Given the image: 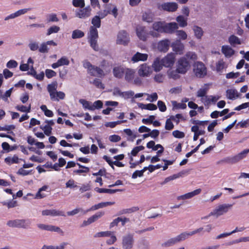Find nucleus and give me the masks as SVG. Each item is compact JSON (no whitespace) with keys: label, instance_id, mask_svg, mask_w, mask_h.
I'll list each match as a JSON object with an SVG mask.
<instances>
[{"label":"nucleus","instance_id":"obj_1","mask_svg":"<svg viewBox=\"0 0 249 249\" xmlns=\"http://www.w3.org/2000/svg\"><path fill=\"white\" fill-rule=\"evenodd\" d=\"M83 66L87 70L88 73L91 76L103 77L105 76L104 71L100 67L92 65L88 60L83 62Z\"/></svg>","mask_w":249,"mask_h":249},{"label":"nucleus","instance_id":"obj_2","mask_svg":"<svg viewBox=\"0 0 249 249\" xmlns=\"http://www.w3.org/2000/svg\"><path fill=\"white\" fill-rule=\"evenodd\" d=\"M31 223L30 219H16L9 220L6 224L11 228L27 229L30 228Z\"/></svg>","mask_w":249,"mask_h":249},{"label":"nucleus","instance_id":"obj_3","mask_svg":"<svg viewBox=\"0 0 249 249\" xmlns=\"http://www.w3.org/2000/svg\"><path fill=\"white\" fill-rule=\"evenodd\" d=\"M232 206L233 205L231 204H220L210 213V215H213V216L218 217L227 213L231 209Z\"/></svg>","mask_w":249,"mask_h":249},{"label":"nucleus","instance_id":"obj_4","mask_svg":"<svg viewBox=\"0 0 249 249\" xmlns=\"http://www.w3.org/2000/svg\"><path fill=\"white\" fill-rule=\"evenodd\" d=\"M249 153V148L246 149L236 155L226 157L223 161L227 163L234 164L245 158Z\"/></svg>","mask_w":249,"mask_h":249},{"label":"nucleus","instance_id":"obj_5","mask_svg":"<svg viewBox=\"0 0 249 249\" xmlns=\"http://www.w3.org/2000/svg\"><path fill=\"white\" fill-rule=\"evenodd\" d=\"M134 235L133 233H128L122 237V246L123 249H132L134 243Z\"/></svg>","mask_w":249,"mask_h":249},{"label":"nucleus","instance_id":"obj_6","mask_svg":"<svg viewBox=\"0 0 249 249\" xmlns=\"http://www.w3.org/2000/svg\"><path fill=\"white\" fill-rule=\"evenodd\" d=\"M190 63L186 59V57L180 58L176 65L177 71L180 74H185L190 68Z\"/></svg>","mask_w":249,"mask_h":249},{"label":"nucleus","instance_id":"obj_7","mask_svg":"<svg viewBox=\"0 0 249 249\" xmlns=\"http://www.w3.org/2000/svg\"><path fill=\"white\" fill-rule=\"evenodd\" d=\"M165 21H156L152 24L153 31H149L150 35L153 37H158L160 33H163Z\"/></svg>","mask_w":249,"mask_h":249},{"label":"nucleus","instance_id":"obj_8","mask_svg":"<svg viewBox=\"0 0 249 249\" xmlns=\"http://www.w3.org/2000/svg\"><path fill=\"white\" fill-rule=\"evenodd\" d=\"M194 71L197 77H203L207 74V69L204 64L201 62H197L194 65Z\"/></svg>","mask_w":249,"mask_h":249},{"label":"nucleus","instance_id":"obj_9","mask_svg":"<svg viewBox=\"0 0 249 249\" xmlns=\"http://www.w3.org/2000/svg\"><path fill=\"white\" fill-rule=\"evenodd\" d=\"M136 34L139 38L142 41L146 40L149 35H150L146 27L142 26H139L136 28Z\"/></svg>","mask_w":249,"mask_h":249},{"label":"nucleus","instance_id":"obj_10","mask_svg":"<svg viewBox=\"0 0 249 249\" xmlns=\"http://www.w3.org/2000/svg\"><path fill=\"white\" fill-rule=\"evenodd\" d=\"M129 41V37L128 34L124 30L119 32L117 36L116 42L118 44L126 45Z\"/></svg>","mask_w":249,"mask_h":249},{"label":"nucleus","instance_id":"obj_11","mask_svg":"<svg viewBox=\"0 0 249 249\" xmlns=\"http://www.w3.org/2000/svg\"><path fill=\"white\" fill-rule=\"evenodd\" d=\"M175 55L174 53H169L161 59L163 66L167 68L172 67L175 63Z\"/></svg>","mask_w":249,"mask_h":249},{"label":"nucleus","instance_id":"obj_12","mask_svg":"<svg viewBox=\"0 0 249 249\" xmlns=\"http://www.w3.org/2000/svg\"><path fill=\"white\" fill-rule=\"evenodd\" d=\"M91 9L89 6L83 9L77 10L75 12L76 17L80 18H86L90 16Z\"/></svg>","mask_w":249,"mask_h":249},{"label":"nucleus","instance_id":"obj_13","mask_svg":"<svg viewBox=\"0 0 249 249\" xmlns=\"http://www.w3.org/2000/svg\"><path fill=\"white\" fill-rule=\"evenodd\" d=\"M42 214L43 216H65V213L63 211L55 209L45 210L42 211Z\"/></svg>","mask_w":249,"mask_h":249},{"label":"nucleus","instance_id":"obj_14","mask_svg":"<svg viewBox=\"0 0 249 249\" xmlns=\"http://www.w3.org/2000/svg\"><path fill=\"white\" fill-rule=\"evenodd\" d=\"M170 45V41L168 39H163L159 41L158 43V49L161 52H167Z\"/></svg>","mask_w":249,"mask_h":249},{"label":"nucleus","instance_id":"obj_15","mask_svg":"<svg viewBox=\"0 0 249 249\" xmlns=\"http://www.w3.org/2000/svg\"><path fill=\"white\" fill-rule=\"evenodd\" d=\"M173 51L176 53L181 54L183 53L184 50V45L179 40H177L173 42L171 45Z\"/></svg>","mask_w":249,"mask_h":249},{"label":"nucleus","instance_id":"obj_16","mask_svg":"<svg viewBox=\"0 0 249 249\" xmlns=\"http://www.w3.org/2000/svg\"><path fill=\"white\" fill-rule=\"evenodd\" d=\"M178 28V25L176 22H164L163 33L172 34Z\"/></svg>","mask_w":249,"mask_h":249},{"label":"nucleus","instance_id":"obj_17","mask_svg":"<svg viewBox=\"0 0 249 249\" xmlns=\"http://www.w3.org/2000/svg\"><path fill=\"white\" fill-rule=\"evenodd\" d=\"M70 64V61L68 57L63 56L59 59L56 62L52 64L51 67L53 69H55L62 66H68Z\"/></svg>","mask_w":249,"mask_h":249},{"label":"nucleus","instance_id":"obj_18","mask_svg":"<svg viewBox=\"0 0 249 249\" xmlns=\"http://www.w3.org/2000/svg\"><path fill=\"white\" fill-rule=\"evenodd\" d=\"M37 226L39 229L42 230L51 231H55L57 232H62L61 230L58 227L54 226L51 225L38 224L37 225Z\"/></svg>","mask_w":249,"mask_h":249},{"label":"nucleus","instance_id":"obj_19","mask_svg":"<svg viewBox=\"0 0 249 249\" xmlns=\"http://www.w3.org/2000/svg\"><path fill=\"white\" fill-rule=\"evenodd\" d=\"M201 192V189H196L191 192H189L188 193H186L184 195L178 196L177 197V199L178 200H185L191 198L193 197L194 196L199 195Z\"/></svg>","mask_w":249,"mask_h":249},{"label":"nucleus","instance_id":"obj_20","mask_svg":"<svg viewBox=\"0 0 249 249\" xmlns=\"http://www.w3.org/2000/svg\"><path fill=\"white\" fill-rule=\"evenodd\" d=\"M161 7L164 11L175 12L177 10L178 5L176 2H165L161 5Z\"/></svg>","mask_w":249,"mask_h":249},{"label":"nucleus","instance_id":"obj_21","mask_svg":"<svg viewBox=\"0 0 249 249\" xmlns=\"http://www.w3.org/2000/svg\"><path fill=\"white\" fill-rule=\"evenodd\" d=\"M150 72L151 68L146 64H143L140 66L138 73L140 76H147Z\"/></svg>","mask_w":249,"mask_h":249},{"label":"nucleus","instance_id":"obj_22","mask_svg":"<svg viewBox=\"0 0 249 249\" xmlns=\"http://www.w3.org/2000/svg\"><path fill=\"white\" fill-rule=\"evenodd\" d=\"M125 68L122 66H116L113 69V74L114 77L121 78L123 77L125 72Z\"/></svg>","mask_w":249,"mask_h":249},{"label":"nucleus","instance_id":"obj_23","mask_svg":"<svg viewBox=\"0 0 249 249\" xmlns=\"http://www.w3.org/2000/svg\"><path fill=\"white\" fill-rule=\"evenodd\" d=\"M148 58V55L146 53H142L139 52L136 53L132 57L131 61L134 63L140 61H144Z\"/></svg>","mask_w":249,"mask_h":249},{"label":"nucleus","instance_id":"obj_24","mask_svg":"<svg viewBox=\"0 0 249 249\" xmlns=\"http://www.w3.org/2000/svg\"><path fill=\"white\" fill-rule=\"evenodd\" d=\"M221 52L227 58H230L234 54V51L229 45L222 46Z\"/></svg>","mask_w":249,"mask_h":249},{"label":"nucleus","instance_id":"obj_25","mask_svg":"<svg viewBox=\"0 0 249 249\" xmlns=\"http://www.w3.org/2000/svg\"><path fill=\"white\" fill-rule=\"evenodd\" d=\"M152 66L155 71L158 72L160 71L163 66L162 62H161V59L160 60L159 57L156 58L154 60Z\"/></svg>","mask_w":249,"mask_h":249},{"label":"nucleus","instance_id":"obj_26","mask_svg":"<svg viewBox=\"0 0 249 249\" xmlns=\"http://www.w3.org/2000/svg\"><path fill=\"white\" fill-rule=\"evenodd\" d=\"M124 74H125V80L127 82H130L131 81L134 77L135 71L132 69L125 68Z\"/></svg>","mask_w":249,"mask_h":249},{"label":"nucleus","instance_id":"obj_27","mask_svg":"<svg viewBox=\"0 0 249 249\" xmlns=\"http://www.w3.org/2000/svg\"><path fill=\"white\" fill-rule=\"evenodd\" d=\"M57 84L56 82H53L47 86V90L51 98H53L54 93L56 91Z\"/></svg>","mask_w":249,"mask_h":249},{"label":"nucleus","instance_id":"obj_28","mask_svg":"<svg viewBox=\"0 0 249 249\" xmlns=\"http://www.w3.org/2000/svg\"><path fill=\"white\" fill-rule=\"evenodd\" d=\"M154 16L150 12H145L142 15V20L148 23H151L153 21Z\"/></svg>","mask_w":249,"mask_h":249},{"label":"nucleus","instance_id":"obj_29","mask_svg":"<svg viewBox=\"0 0 249 249\" xmlns=\"http://www.w3.org/2000/svg\"><path fill=\"white\" fill-rule=\"evenodd\" d=\"M167 74L168 78L170 79L176 80L180 78V75H179L180 73L177 71V68L176 70H169L167 71Z\"/></svg>","mask_w":249,"mask_h":249},{"label":"nucleus","instance_id":"obj_30","mask_svg":"<svg viewBox=\"0 0 249 249\" xmlns=\"http://www.w3.org/2000/svg\"><path fill=\"white\" fill-rule=\"evenodd\" d=\"M98 37V31L97 29L93 26H91L90 28V35L89 36V40H97Z\"/></svg>","mask_w":249,"mask_h":249},{"label":"nucleus","instance_id":"obj_31","mask_svg":"<svg viewBox=\"0 0 249 249\" xmlns=\"http://www.w3.org/2000/svg\"><path fill=\"white\" fill-rule=\"evenodd\" d=\"M227 98L231 100H233L238 97L237 91L234 89H229L226 91Z\"/></svg>","mask_w":249,"mask_h":249},{"label":"nucleus","instance_id":"obj_32","mask_svg":"<svg viewBox=\"0 0 249 249\" xmlns=\"http://www.w3.org/2000/svg\"><path fill=\"white\" fill-rule=\"evenodd\" d=\"M178 243V242L177 241L176 237H174L173 238H171L167 240V241L161 244V246L165 248L170 247L174 246V245Z\"/></svg>","mask_w":249,"mask_h":249},{"label":"nucleus","instance_id":"obj_33","mask_svg":"<svg viewBox=\"0 0 249 249\" xmlns=\"http://www.w3.org/2000/svg\"><path fill=\"white\" fill-rule=\"evenodd\" d=\"M95 190L99 193H108V194H114L117 192L120 191L119 189H105V188H99L96 187L95 188Z\"/></svg>","mask_w":249,"mask_h":249},{"label":"nucleus","instance_id":"obj_34","mask_svg":"<svg viewBox=\"0 0 249 249\" xmlns=\"http://www.w3.org/2000/svg\"><path fill=\"white\" fill-rule=\"evenodd\" d=\"M229 42L232 46L241 44L240 39L234 35H231L229 37Z\"/></svg>","mask_w":249,"mask_h":249},{"label":"nucleus","instance_id":"obj_35","mask_svg":"<svg viewBox=\"0 0 249 249\" xmlns=\"http://www.w3.org/2000/svg\"><path fill=\"white\" fill-rule=\"evenodd\" d=\"M193 30L194 32L195 36L198 39H200L203 35L202 29L197 26H194L193 28Z\"/></svg>","mask_w":249,"mask_h":249},{"label":"nucleus","instance_id":"obj_36","mask_svg":"<svg viewBox=\"0 0 249 249\" xmlns=\"http://www.w3.org/2000/svg\"><path fill=\"white\" fill-rule=\"evenodd\" d=\"M79 102L82 105L84 109H89V110H93V107H92V104L91 102L82 99H80Z\"/></svg>","mask_w":249,"mask_h":249},{"label":"nucleus","instance_id":"obj_37","mask_svg":"<svg viewBox=\"0 0 249 249\" xmlns=\"http://www.w3.org/2000/svg\"><path fill=\"white\" fill-rule=\"evenodd\" d=\"M105 214L104 212H98L96 213L95 214L89 217V220L90 222V223H92L97 220L98 219L100 218L102 216H103Z\"/></svg>","mask_w":249,"mask_h":249},{"label":"nucleus","instance_id":"obj_38","mask_svg":"<svg viewBox=\"0 0 249 249\" xmlns=\"http://www.w3.org/2000/svg\"><path fill=\"white\" fill-rule=\"evenodd\" d=\"M139 210V208L137 207H133L130 208L124 209L120 211L118 213V215H122L126 213H131Z\"/></svg>","mask_w":249,"mask_h":249},{"label":"nucleus","instance_id":"obj_39","mask_svg":"<svg viewBox=\"0 0 249 249\" xmlns=\"http://www.w3.org/2000/svg\"><path fill=\"white\" fill-rule=\"evenodd\" d=\"M53 95V98H51L53 101H58L60 99H64L65 97V94L62 91H56Z\"/></svg>","mask_w":249,"mask_h":249},{"label":"nucleus","instance_id":"obj_40","mask_svg":"<svg viewBox=\"0 0 249 249\" xmlns=\"http://www.w3.org/2000/svg\"><path fill=\"white\" fill-rule=\"evenodd\" d=\"M177 21L179 23V25L181 27H184L187 26V18H185L182 16H179L176 18Z\"/></svg>","mask_w":249,"mask_h":249},{"label":"nucleus","instance_id":"obj_41","mask_svg":"<svg viewBox=\"0 0 249 249\" xmlns=\"http://www.w3.org/2000/svg\"><path fill=\"white\" fill-rule=\"evenodd\" d=\"M16 108L21 112L29 113L31 111V105H29L28 106L18 105L16 107Z\"/></svg>","mask_w":249,"mask_h":249},{"label":"nucleus","instance_id":"obj_42","mask_svg":"<svg viewBox=\"0 0 249 249\" xmlns=\"http://www.w3.org/2000/svg\"><path fill=\"white\" fill-rule=\"evenodd\" d=\"M18 158L16 155H14L12 158L7 157L5 159V162L8 164L13 163H18Z\"/></svg>","mask_w":249,"mask_h":249},{"label":"nucleus","instance_id":"obj_43","mask_svg":"<svg viewBox=\"0 0 249 249\" xmlns=\"http://www.w3.org/2000/svg\"><path fill=\"white\" fill-rule=\"evenodd\" d=\"M84 33L79 30H75L72 32L71 37L73 39L80 38L84 36Z\"/></svg>","mask_w":249,"mask_h":249},{"label":"nucleus","instance_id":"obj_44","mask_svg":"<svg viewBox=\"0 0 249 249\" xmlns=\"http://www.w3.org/2000/svg\"><path fill=\"white\" fill-rule=\"evenodd\" d=\"M91 23L95 28H100L101 26V19L99 16H94L91 20Z\"/></svg>","mask_w":249,"mask_h":249},{"label":"nucleus","instance_id":"obj_45","mask_svg":"<svg viewBox=\"0 0 249 249\" xmlns=\"http://www.w3.org/2000/svg\"><path fill=\"white\" fill-rule=\"evenodd\" d=\"M40 108L44 112L45 116L49 117H52L53 116V111L48 109L46 105H42Z\"/></svg>","mask_w":249,"mask_h":249},{"label":"nucleus","instance_id":"obj_46","mask_svg":"<svg viewBox=\"0 0 249 249\" xmlns=\"http://www.w3.org/2000/svg\"><path fill=\"white\" fill-rule=\"evenodd\" d=\"M189 235L187 232H183L178 236H176L178 243L185 240L189 237Z\"/></svg>","mask_w":249,"mask_h":249},{"label":"nucleus","instance_id":"obj_47","mask_svg":"<svg viewBox=\"0 0 249 249\" xmlns=\"http://www.w3.org/2000/svg\"><path fill=\"white\" fill-rule=\"evenodd\" d=\"M112 232L110 231H101L96 233L94 237H109L111 236Z\"/></svg>","mask_w":249,"mask_h":249},{"label":"nucleus","instance_id":"obj_48","mask_svg":"<svg viewBox=\"0 0 249 249\" xmlns=\"http://www.w3.org/2000/svg\"><path fill=\"white\" fill-rule=\"evenodd\" d=\"M90 83L93 84L97 88L104 89L105 88L104 84L99 79L95 78L92 82H90Z\"/></svg>","mask_w":249,"mask_h":249},{"label":"nucleus","instance_id":"obj_49","mask_svg":"<svg viewBox=\"0 0 249 249\" xmlns=\"http://www.w3.org/2000/svg\"><path fill=\"white\" fill-rule=\"evenodd\" d=\"M182 57H186L187 60L189 59L194 61L197 59V55L195 53L189 52L187 53L185 56Z\"/></svg>","mask_w":249,"mask_h":249},{"label":"nucleus","instance_id":"obj_50","mask_svg":"<svg viewBox=\"0 0 249 249\" xmlns=\"http://www.w3.org/2000/svg\"><path fill=\"white\" fill-rule=\"evenodd\" d=\"M127 121L126 120H122V121H117L115 122H108L106 124V126L107 127H109L110 128H113L115 127L117 125L120 124L122 123H126Z\"/></svg>","mask_w":249,"mask_h":249},{"label":"nucleus","instance_id":"obj_51","mask_svg":"<svg viewBox=\"0 0 249 249\" xmlns=\"http://www.w3.org/2000/svg\"><path fill=\"white\" fill-rule=\"evenodd\" d=\"M28 47L32 51H36L39 49L38 43L36 41H31L28 45Z\"/></svg>","mask_w":249,"mask_h":249},{"label":"nucleus","instance_id":"obj_52","mask_svg":"<svg viewBox=\"0 0 249 249\" xmlns=\"http://www.w3.org/2000/svg\"><path fill=\"white\" fill-rule=\"evenodd\" d=\"M41 128L44 131V133L49 136L52 133V128L49 125L45 124L44 125H42Z\"/></svg>","mask_w":249,"mask_h":249},{"label":"nucleus","instance_id":"obj_53","mask_svg":"<svg viewBox=\"0 0 249 249\" xmlns=\"http://www.w3.org/2000/svg\"><path fill=\"white\" fill-rule=\"evenodd\" d=\"M208 89L207 87H203L200 89L197 92V96L198 97H202L206 96V94L207 93Z\"/></svg>","mask_w":249,"mask_h":249},{"label":"nucleus","instance_id":"obj_54","mask_svg":"<svg viewBox=\"0 0 249 249\" xmlns=\"http://www.w3.org/2000/svg\"><path fill=\"white\" fill-rule=\"evenodd\" d=\"M60 30V28L57 26H53L50 27L47 31V35L49 36L53 33H57Z\"/></svg>","mask_w":249,"mask_h":249},{"label":"nucleus","instance_id":"obj_55","mask_svg":"<svg viewBox=\"0 0 249 249\" xmlns=\"http://www.w3.org/2000/svg\"><path fill=\"white\" fill-rule=\"evenodd\" d=\"M72 4L75 7L83 8L85 6L84 0H72Z\"/></svg>","mask_w":249,"mask_h":249},{"label":"nucleus","instance_id":"obj_56","mask_svg":"<svg viewBox=\"0 0 249 249\" xmlns=\"http://www.w3.org/2000/svg\"><path fill=\"white\" fill-rule=\"evenodd\" d=\"M124 131L127 135L130 137L127 139V140L133 141L136 138V135L133 134L132 131L130 129H125Z\"/></svg>","mask_w":249,"mask_h":249},{"label":"nucleus","instance_id":"obj_57","mask_svg":"<svg viewBox=\"0 0 249 249\" xmlns=\"http://www.w3.org/2000/svg\"><path fill=\"white\" fill-rule=\"evenodd\" d=\"M144 160H145V157L143 155H141L140 160L139 161H137L135 162H131V161L130 162V163H129L130 164V167L131 168H134L136 167V166L137 165L144 162Z\"/></svg>","mask_w":249,"mask_h":249},{"label":"nucleus","instance_id":"obj_58","mask_svg":"<svg viewBox=\"0 0 249 249\" xmlns=\"http://www.w3.org/2000/svg\"><path fill=\"white\" fill-rule=\"evenodd\" d=\"M45 73L46 76L49 79H50L56 75V72L51 69H46L45 70Z\"/></svg>","mask_w":249,"mask_h":249},{"label":"nucleus","instance_id":"obj_59","mask_svg":"<svg viewBox=\"0 0 249 249\" xmlns=\"http://www.w3.org/2000/svg\"><path fill=\"white\" fill-rule=\"evenodd\" d=\"M38 51L41 53H47L48 52L49 48L45 42L41 44L40 47H39Z\"/></svg>","mask_w":249,"mask_h":249},{"label":"nucleus","instance_id":"obj_60","mask_svg":"<svg viewBox=\"0 0 249 249\" xmlns=\"http://www.w3.org/2000/svg\"><path fill=\"white\" fill-rule=\"evenodd\" d=\"M176 35L180 39L182 40H185L187 37V34L183 30L177 31Z\"/></svg>","mask_w":249,"mask_h":249},{"label":"nucleus","instance_id":"obj_61","mask_svg":"<svg viewBox=\"0 0 249 249\" xmlns=\"http://www.w3.org/2000/svg\"><path fill=\"white\" fill-rule=\"evenodd\" d=\"M225 63L223 61V60L221 59L219 60L217 63L216 65V68L218 71H221L223 70L225 67Z\"/></svg>","mask_w":249,"mask_h":249},{"label":"nucleus","instance_id":"obj_62","mask_svg":"<svg viewBox=\"0 0 249 249\" xmlns=\"http://www.w3.org/2000/svg\"><path fill=\"white\" fill-rule=\"evenodd\" d=\"M134 95V92L132 90H129L127 91H124L123 94V98L127 99L133 97Z\"/></svg>","mask_w":249,"mask_h":249},{"label":"nucleus","instance_id":"obj_63","mask_svg":"<svg viewBox=\"0 0 249 249\" xmlns=\"http://www.w3.org/2000/svg\"><path fill=\"white\" fill-rule=\"evenodd\" d=\"M18 65V63L14 60H10L6 64V67L9 69L15 68Z\"/></svg>","mask_w":249,"mask_h":249},{"label":"nucleus","instance_id":"obj_64","mask_svg":"<svg viewBox=\"0 0 249 249\" xmlns=\"http://www.w3.org/2000/svg\"><path fill=\"white\" fill-rule=\"evenodd\" d=\"M112 94L114 96L123 97V91H122L119 88H114L112 90Z\"/></svg>","mask_w":249,"mask_h":249}]
</instances>
